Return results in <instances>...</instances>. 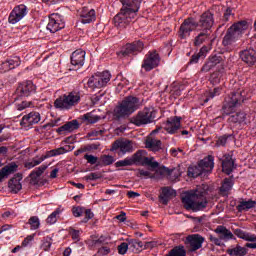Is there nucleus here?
<instances>
[{"mask_svg": "<svg viewBox=\"0 0 256 256\" xmlns=\"http://www.w3.org/2000/svg\"><path fill=\"white\" fill-rule=\"evenodd\" d=\"M28 223L30 224L31 231H37L39 227H41V220H39L38 216H32L28 220Z\"/></svg>", "mask_w": 256, "mask_h": 256, "instance_id": "43", "label": "nucleus"}, {"mask_svg": "<svg viewBox=\"0 0 256 256\" xmlns=\"http://www.w3.org/2000/svg\"><path fill=\"white\" fill-rule=\"evenodd\" d=\"M27 15V6L21 4L13 8L8 16L10 25H17Z\"/></svg>", "mask_w": 256, "mask_h": 256, "instance_id": "10", "label": "nucleus"}, {"mask_svg": "<svg viewBox=\"0 0 256 256\" xmlns=\"http://www.w3.org/2000/svg\"><path fill=\"white\" fill-rule=\"evenodd\" d=\"M72 213H73L74 217H81V215H84V213H85V208H83V207H74L72 209Z\"/></svg>", "mask_w": 256, "mask_h": 256, "instance_id": "57", "label": "nucleus"}, {"mask_svg": "<svg viewBox=\"0 0 256 256\" xmlns=\"http://www.w3.org/2000/svg\"><path fill=\"white\" fill-rule=\"evenodd\" d=\"M111 81V73L109 71L98 72L87 80V86L90 89H101Z\"/></svg>", "mask_w": 256, "mask_h": 256, "instance_id": "6", "label": "nucleus"}, {"mask_svg": "<svg viewBox=\"0 0 256 256\" xmlns=\"http://www.w3.org/2000/svg\"><path fill=\"white\" fill-rule=\"evenodd\" d=\"M143 0H121L123 7L120 12L114 17L115 27L125 29L133 19L137 17V11L141 7Z\"/></svg>", "mask_w": 256, "mask_h": 256, "instance_id": "1", "label": "nucleus"}, {"mask_svg": "<svg viewBox=\"0 0 256 256\" xmlns=\"http://www.w3.org/2000/svg\"><path fill=\"white\" fill-rule=\"evenodd\" d=\"M132 165H149L152 169L159 167V162H153V160L147 157V152L144 150L137 151L131 158Z\"/></svg>", "mask_w": 256, "mask_h": 256, "instance_id": "8", "label": "nucleus"}, {"mask_svg": "<svg viewBox=\"0 0 256 256\" xmlns=\"http://www.w3.org/2000/svg\"><path fill=\"white\" fill-rule=\"evenodd\" d=\"M154 120L155 112L149 108H145L131 118V123L137 127H141V125H149V123H153Z\"/></svg>", "mask_w": 256, "mask_h": 256, "instance_id": "7", "label": "nucleus"}, {"mask_svg": "<svg viewBox=\"0 0 256 256\" xmlns=\"http://www.w3.org/2000/svg\"><path fill=\"white\" fill-rule=\"evenodd\" d=\"M79 103H81V92L74 90L57 98L54 101V107L61 111H69Z\"/></svg>", "mask_w": 256, "mask_h": 256, "instance_id": "4", "label": "nucleus"}, {"mask_svg": "<svg viewBox=\"0 0 256 256\" xmlns=\"http://www.w3.org/2000/svg\"><path fill=\"white\" fill-rule=\"evenodd\" d=\"M131 165H133V160L129 157L115 163V167H131Z\"/></svg>", "mask_w": 256, "mask_h": 256, "instance_id": "50", "label": "nucleus"}, {"mask_svg": "<svg viewBox=\"0 0 256 256\" xmlns=\"http://www.w3.org/2000/svg\"><path fill=\"white\" fill-rule=\"evenodd\" d=\"M71 63L72 65H74V67H77L78 69H80V67H83V65H85V51H74L71 56Z\"/></svg>", "mask_w": 256, "mask_h": 256, "instance_id": "27", "label": "nucleus"}, {"mask_svg": "<svg viewBox=\"0 0 256 256\" xmlns=\"http://www.w3.org/2000/svg\"><path fill=\"white\" fill-rule=\"evenodd\" d=\"M110 151H118L121 155L133 152V141L126 139L116 140L110 149Z\"/></svg>", "mask_w": 256, "mask_h": 256, "instance_id": "11", "label": "nucleus"}, {"mask_svg": "<svg viewBox=\"0 0 256 256\" xmlns=\"http://www.w3.org/2000/svg\"><path fill=\"white\" fill-rule=\"evenodd\" d=\"M168 176H170L171 181H177L181 177V172L179 168L170 169Z\"/></svg>", "mask_w": 256, "mask_h": 256, "instance_id": "52", "label": "nucleus"}, {"mask_svg": "<svg viewBox=\"0 0 256 256\" xmlns=\"http://www.w3.org/2000/svg\"><path fill=\"white\" fill-rule=\"evenodd\" d=\"M76 129H79V121L72 120L70 122H67L63 126L59 127L57 129L58 133H63V131H67L68 133H71L75 131Z\"/></svg>", "mask_w": 256, "mask_h": 256, "instance_id": "34", "label": "nucleus"}, {"mask_svg": "<svg viewBox=\"0 0 256 256\" xmlns=\"http://www.w3.org/2000/svg\"><path fill=\"white\" fill-rule=\"evenodd\" d=\"M255 204L256 202L253 200L242 201L237 206V210L239 211V213H243V211H249V209H253V207H255Z\"/></svg>", "mask_w": 256, "mask_h": 256, "instance_id": "38", "label": "nucleus"}, {"mask_svg": "<svg viewBox=\"0 0 256 256\" xmlns=\"http://www.w3.org/2000/svg\"><path fill=\"white\" fill-rule=\"evenodd\" d=\"M51 245H53V239L46 236L42 240L41 249H43V251H51Z\"/></svg>", "mask_w": 256, "mask_h": 256, "instance_id": "48", "label": "nucleus"}, {"mask_svg": "<svg viewBox=\"0 0 256 256\" xmlns=\"http://www.w3.org/2000/svg\"><path fill=\"white\" fill-rule=\"evenodd\" d=\"M226 253L230 256H245L247 255V248L237 244L227 249Z\"/></svg>", "mask_w": 256, "mask_h": 256, "instance_id": "33", "label": "nucleus"}, {"mask_svg": "<svg viewBox=\"0 0 256 256\" xmlns=\"http://www.w3.org/2000/svg\"><path fill=\"white\" fill-rule=\"evenodd\" d=\"M160 62L161 58L156 51L149 52L142 63V69L152 71V69H155V67H159Z\"/></svg>", "mask_w": 256, "mask_h": 256, "instance_id": "13", "label": "nucleus"}, {"mask_svg": "<svg viewBox=\"0 0 256 256\" xmlns=\"http://www.w3.org/2000/svg\"><path fill=\"white\" fill-rule=\"evenodd\" d=\"M203 243H205V238L199 234H192L186 238V245L189 251H198L203 247Z\"/></svg>", "mask_w": 256, "mask_h": 256, "instance_id": "16", "label": "nucleus"}, {"mask_svg": "<svg viewBox=\"0 0 256 256\" xmlns=\"http://www.w3.org/2000/svg\"><path fill=\"white\" fill-rule=\"evenodd\" d=\"M163 129H165L170 135L177 133L181 129V117H171L164 124Z\"/></svg>", "mask_w": 256, "mask_h": 256, "instance_id": "20", "label": "nucleus"}, {"mask_svg": "<svg viewBox=\"0 0 256 256\" xmlns=\"http://www.w3.org/2000/svg\"><path fill=\"white\" fill-rule=\"evenodd\" d=\"M63 213V210L61 208H56L55 211H53L47 218L46 223L47 225H55L57 223V220L59 219V216Z\"/></svg>", "mask_w": 256, "mask_h": 256, "instance_id": "36", "label": "nucleus"}, {"mask_svg": "<svg viewBox=\"0 0 256 256\" xmlns=\"http://www.w3.org/2000/svg\"><path fill=\"white\" fill-rule=\"evenodd\" d=\"M138 177H145L146 179L147 178H151L153 177V175L151 174V172L147 171V170H143V169H139L138 170Z\"/></svg>", "mask_w": 256, "mask_h": 256, "instance_id": "62", "label": "nucleus"}, {"mask_svg": "<svg viewBox=\"0 0 256 256\" xmlns=\"http://www.w3.org/2000/svg\"><path fill=\"white\" fill-rule=\"evenodd\" d=\"M47 167H48L47 165H41L40 167L33 170L30 173L31 181H37V179H39V177H41L43 173H45V171L47 170Z\"/></svg>", "mask_w": 256, "mask_h": 256, "instance_id": "37", "label": "nucleus"}, {"mask_svg": "<svg viewBox=\"0 0 256 256\" xmlns=\"http://www.w3.org/2000/svg\"><path fill=\"white\" fill-rule=\"evenodd\" d=\"M6 61L10 69H15V67H19L21 65V58H19V56H14Z\"/></svg>", "mask_w": 256, "mask_h": 256, "instance_id": "49", "label": "nucleus"}, {"mask_svg": "<svg viewBox=\"0 0 256 256\" xmlns=\"http://www.w3.org/2000/svg\"><path fill=\"white\" fill-rule=\"evenodd\" d=\"M228 121L230 123H243L245 121V113L244 112H237L235 114H232Z\"/></svg>", "mask_w": 256, "mask_h": 256, "instance_id": "40", "label": "nucleus"}, {"mask_svg": "<svg viewBox=\"0 0 256 256\" xmlns=\"http://www.w3.org/2000/svg\"><path fill=\"white\" fill-rule=\"evenodd\" d=\"M33 105L31 101H22L21 103L15 104L17 111H24V109H29Z\"/></svg>", "mask_w": 256, "mask_h": 256, "instance_id": "51", "label": "nucleus"}, {"mask_svg": "<svg viewBox=\"0 0 256 256\" xmlns=\"http://www.w3.org/2000/svg\"><path fill=\"white\" fill-rule=\"evenodd\" d=\"M233 188V180L226 178L224 179L222 186L220 187L221 193H227Z\"/></svg>", "mask_w": 256, "mask_h": 256, "instance_id": "46", "label": "nucleus"}, {"mask_svg": "<svg viewBox=\"0 0 256 256\" xmlns=\"http://www.w3.org/2000/svg\"><path fill=\"white\" fill-rule=\"evenodd\" d=\"M37 88L32 81H25L18 85L16 89L17 97H31V95L35 94Z\"/></svg>", "mask_w": 256, "mask_h": 256, "instance_id": "14", "label": "nucleus"}, {"mask_svg": "<svg viewBox=\"0 0 256 256\" xmlns=\"http://www.w3.org/2000/svg\"><path fill=\"white\" fill-rule=\"evenodd\" d=\"M198 27L199 24L197 23V21H195V19H185L178 31L179 39H187L191 35V32L195 31V29H197Z\"/></svg>", "mask_w": 256, "mask_h": 256, "instance_id": "9", "label": "nucleus"}, {"mask_svg": "<svg viewBox=\"0 0 256 256\" xmlns=\"http://www.w3.org/2000/svg\"><path fill=\"white\" fill-rule=\"evenodd\" d=\"M19 169V165L15 162H11L0 169V183H3V179H7L9 175H13Z\"/></svg>", "mask_w": 256, "mask_h": 256, "instance_id": "26", "label": "nucleus"}, {"mask_svg": "<svg viewBox=\"0 0 256 256\" xmlns=\"http://www.w3.org/2000/svg\"><path fill=\"white\" fill-rule=\"evenodd\" d=\"M234 235H236V237H239V239H243L244 241H250L252 243H255V241H256L255 234L244 232L241 229H236L234 231Z\"/></svg>", "mask_w": 256, "mask_h": 256, "instance_id": "35", "label": "nucleus"}, {"mask_svg": "<svg viewBox=\"0 0 256 256\" xmlns=\"http://www.w3.org/2000/svg\"><path fill=\"white\" fill-rule=\"evenodd\" d=\"M145 49L143 42L135 41L131 44H126L124 50L121 51L123 57H127V55H131L133 53H141V51Z\"/></svg>", "mask_w": 256, "mask_h": 256, "instance_id": "21", "label": "nucleus"}, {"mask_svg": "<svg viewBox=\"0 0 256 256\" xmlns=\"http://www.w3.org/2000/svg\"><path fill=\"white\" fill-rule=\"evenodd\" d=\"M129 242V250L132 251V253H139L141 249H152V247H155V242H146L143 244L139 240H130Z\"/></svg>", "mask_w": 256, "mask_h": 256, "instance_id": "23", "label": "nucleus"}, {"mask_svg": "<svg viewBox=\"0 0 256 256\" xmlns=\"http://www.w3.org/2000/svg\"><path fill=\"white\" fill-rule=\"evenodd\" d=\"M231 135L220 136L216 142L217 147H225L227 145L228 139H231Z\"/></svg>", "mask_w": 256, "mask_h": 256, "instance_id": "53", "label": "nucleus"}, {"mask_svg": "<svg viewBox=\"0 0 256 256\" xmlns=\"http://www.w3.org/2000/svg\"><path fill=\"white\" fill-rule=\"evenodd\" d=\"M234 166L235 162L233 161L231 155H224L222 160V171L226 173V175H231Z\"/></svg>", "mask_w": 256, "mask_h": 256, "instance_id": "32", "label": "nucleus"}, {"mask_svg": "<svg viewBox=\"0 0 256 256\" xmlns=\"http://www.w3.org/2000/svg\"><path fill=\"white\" fill-rule=\"evenodd\" d=\"M239 39L241 38L234 34L230 29H228L226 35L223 38L222 45L228 48L235 47V43H237Z\"/></svg>", "mask_w": 256, "mask_h": 256, "instance_id": "30", "label": "nucleus"}, {"mask_svg": "<svg viewBox=\"0 0 256 256\" xmlns=\"http://www.w3.org/2000/svg\"><path fill=\"white\" fill-rule=\"evenodd\" d=\"M169 171H170L169 168L162 166L156 170V173H157V175H162V176L168 175L169 176V173H170Z\"/></svg>", "mask_w": 256, "mask_h": 256, "instance_id": "59", "label": "nucleus"}, {"mask_svg": "<svg viewBox=\"0 0 256 256\" xmlns=\"http://www.w3.org/2000/svg\"><path fill=\"white\" fill-rule=\"evenodd\" d=\"M45 161V157L41 156L40 158H33L31 161H28L24 164L26 169H33V167H37V165H41V162Z\"/></svg>", "mask_w": 256, "mask_h": 256, "instance_id": "42", "label": "nucleus"}, {"mask_svg": "<svg viewBox=\"0 0 256 256\" xmlns=\"http://www.w3.org/2000/svg\"><path fill=\"white\" fill-rule=\"evenodd\" d=\"M160 129L162 128L158 127L155 130H153L145 141L146 149H150V151H153L154 153L157 151H161V140L153 137V135H155V133H157Z\"/></svg>", "mask_w": 256, "mask_h": 256, "instance_id": "19", "label": "nucleus"}, {"mask_svg": "<svg viewBox=\"0 0 256 256\" xmlns=\"http://www.w3.org/2000/svg\"><path fill=\"white\" fill-rule=\"evenodd\" d=\"M39 121H41V114L39 112H30L28 115L23 116L20 125L24 129H30L33 125H37Z\"/></svg>", "mask_w": 256, "mask_h": 256, "instance_id": "17", "label": "nucleus"}, {"mask_svg": "<svg viewBox=\"0 0 256 256\" xmlns=\"http://www.w3.org/2000/svg\"><path fill=\"white\" fill-rule=\"evenodd\" d=\"M113 163H115V158H113V156L102 155L100 157V162L98 163V165L108 166V165H113Z\"/></svg>", "mask_w": 256, "mask_h": 256, "instance_id": "47", "label": "nucleus"}, {"mask_svg": "<svg viewBox=\"0 0 256 256\" xmlns=\"http://www.w3.org/2000/svg\"><path fill=\"white\" fill-rule=\"evenodd\" d=\"M22 180H23V175L20 173L14 175V177L9 180L8 188L12 193H19V191L23 189V185L21 184Z\"/></svg>", "mask_w": 256, "mask_h": 256, "instance_id": "25", "label": "nucleus"}, {"mask_svg": "<svg viewBox=\"0 0 256 256\" xmlns=\"http://www.w3.org/2000/svg\"><path fill=\"white\" fill-rule=\"evenodd\" d=\"M84 215H85V218L82 220V223H87L89 219H93L94 217L93 212H91L90 209H84Z\"/></svg>", "mask_w": 256, "mask_h": 256, "instance_id": "58", "label": "nucleus"}, {"mask_svg": "<svg viewBox=\"0 0 256 256\" xmlns=\"http://www.w3.org/2000/svg\"><path fill=\"white\" fill-rule=\"evenodd\" d=\"M215 158L211 155L202 159L198 167L188 168V177H199V175H203V173H211L213 171V167H215Z\"/></svg>", "mask_w": 256, "mask_h": 256, "instance_id": "5", "label": "nucleus"}, {"mask_svg": "<svg viewBox=\"0 0 256 256\" xmlns=\"http://www.w3.org/2000/svg\"><path fill=\"white\" fill-rule=\"evenodd\" d=\"M84 159L90 165H97V161H99V158H97V156H94V155H91V154L84 155Z\"/></svg>", "mask_w": 256, "mask_h": 256, "instance_id": "54", "label": "nucleus"}, {"mask_svg": "<svg viewBox=\"0 0 256 256\" xmlns=\"http://www.w3.org/2000/svg\"><path fill=\"white\" fill-rule=\"evenodd\" d=\"M215 23V19L213 18V13L211 12H204L200 16L199 22H197L199 29L202 31H209L211 27H213Z\"/></svg>", "mask_w": 256, "mask_h": 256, "instance_id": "18", "label": "nucleus"}, {"mask_svg": "<svg viewBox=\"0 0 256 256\" xmlns=\"http://www.w3.org/2000/svg\"><path fill=\"white\" fill-rule=\"evenodd\" d=\"M234 35L239 37H243V33L249 29V22L247 20H242L234 23L230 28H228Z\"/></svg>", "mask_w": 256, "mask_h": 256, "instance_id": "22", "label": "nucleus"}, {"mask_svg": "<svg viewBox=\"0 0 256 256\" xmlns=\"http://www.w3.org/2000/svg\"><path fill=\"white\" fill-rule=\"evenodd\" d=\"M64 28L65 22H63L59 14H51L49 16V22L46 29L50 31V33H57V31H61V29Z\"/></svg>", "mask_w": 256, "mask_h": 256, "instance_id": "15", "label": "nucleus"}, {"mask_svg": "<svg viewBox=\"0 0 256 256\" xmlns=\"http://www.w3.org/2000/svg\"><path fill=\"white\" fill-rule=\"evenodd\" d=\"M238 103H241V93L233 92L231 97L225 100V104L223 105L222 111L224 115H231Z\"/></svg>", "mask_w": 256, "mask_h": 256, "instance_id": "12", "label": "nucleus"}, {"mask_svg": "<svg viewBox=\"0 0 256 256\" xmlns=\"http://www.w3.org/2000/svg\"><path fill=\"white\" fill-rule=\"evenodd\" d=\"M97 19L94 9L83 8L80 13V21L83 24L93 23Z\"/></svg>", "mask_w": 256, "mask_h": 256, "instance_id": "28", "label": "nucleus"}, {"mask_svg": "<svg viewBox=\"0 0 256 256\" xmlns=\"http://www.w3.org/2000/svg\"><path fill=\"white\" fill-rule=\"evenodd\" d=\"M129 249V242L128 243H121V245L118 246V253L120 255H125L127 253V250Z\"/></svg>", "mask_w": 256, "mask_h": 256, "instance_id": "56", "label": "nucleus"}, {"mask_svg": "<svg viewBox=\"0 0 256 256\" xmlns=\"http://www.w3.org/2000/svg\"><path fill=\"white\" fill-rule=\"evenodd\" d=\"M57 155H65V148L60 147L57 149L50 150L43 157H45V159H49V157H57Z\"/></svg>", "mask_w": 256, "mask_h": 256, "instance_id": "45", "label": "nucleus"}, {"mask_svg": "<svg viewBox=\"0 0 256 256\" xmlns=\"http://www.w3.org/2000/svg\"><path fill=\"white\" fill-rule=\"evenodd\" d=\"M231 17H233V9L227 8L224 12V20L229 21V19H231Z\"/></svg>", "mask_w": 256, "mask_h": 256, "instance_id": "64", "label": "nucleus"}, {"mask_svg": "<svg viewBox=\"0 0 256 256\" xmlns=\"http://www.w3.org/2000/svg\"><path fill=\"white\" fill-rule=\"evenodd\" d=\"M35 239V234L28 235L23 241H22V247H29L31 243H33Z\"/></svg>", "mask_w": 256, "mask_h": 256, "instance_id": "55", "label": "nucleus"}, {"mask_svg": "<svg viewBox=\"0 0 256 256\" xmlns=\"http://www.w3.org/2000/svg\"><path fill=\"white\" fill-rule=\"evenodd\" d=\"M207 191L200 190L199 188L195 192L187 194L182 198V203L187 211H203L207 207Z\"/></svg>", "mask_w": 256, "mask_h": 256, "instance_id": "2", "label": "nucleus"}, {"mask_svg": "<svg viewBox=\"0 0 256 256\" xmlns=\"http://www.w3.org/2000/svg\"><path fill=\"white\" fill-rule=\"evenodd\" d=\"M185 255H187V252L185 251V248L183 246H176L167 254V256H185Z\"/></svg>", "mask_w": 256, "mask_h": 256, "instance_id": "44", "label": "nucleus"}, {"mask_svg": "<svg viewBox=\"0 0 256 256\" xmlns=\"http://www.w3.org/2000/svg\"><path fill=\"white\" fill-rule=\"evenodd\" d=\"M209 39V33L204 30V32L199 33L195 39H194V45L195 47H200V45H203L207 40Z\"/></svg>", "mask_w": 256, "mask_h": 256, "instance_id": "39", "label": "nucleus"}, {"mask_svg": "<svg viewBox=\"0 0 256 256\" xmlns=\"http://www.w3.org/2000/svg\"><path fill=\"white\" fill-rule=\"evenodd\" d=\"M70 235H71L73 241H75L77 243V241H79V239H80L79 237L81 235V232H79V230H72L70 232Z\"/></svg>", "mask_w": 256, "mask_h": 256, "instance_id": "63", "label": "nucleus"}, {"mask_svg": "<svg viewBox=\"0 0 256 256\" xmlns=\"http://www.w3.org/2000/svg\"><path fill=\"white\" fill-rule=\"evenodd\" d=\"M214 232L218 234V237H220L222 241H231V239L235 238L233 232H231L229 229H227V227L223 225L217 226Z\"/></svg>", "mask_w": 256, "mask_h": 256, "instance_id": "31", "label": "nucleus"}, {"mask_svg": "<svg viewBox=\"0 0 256 256\" xmlns=\"http://www.w3.org/2000/svg\"><path fill=\"white\" fill-rule=\"evenodd\" d=\"M141 107V101L135 96L125 97L114 109V116L116 119H125L133 115L137 109Z\"/></svg>", "mask_w": 256, "mask_h": 256, "instance_id": "3", "label": "nucleus"}, {"mask_svg": "<svg viewBox=\"0 0 256 256\" xmlns=\"http://www.w3.org/2000/svg\"><path fill=\"white\" fill-rule=\"evenodd\" d=\"M221 61H223L221 56H210L201 68L202 73H209V71H211V69H215V67H217Z\"/></svg>", "mask_w": 256, "mask_h": 256, "instance_id": "24", "label": "nucleus"}, {"mask_svg": "<svg viewBox=\"0 0 256 256\" xmlns=\"http://www.w3.org/2000/svg\"><path fill=\"white\" fill-rule=\"evenodd\" d=\"M7 71H11V68L9 67V63L6 60L0 64V73H7Z\"/></svg>", "mask_w": 256, "mask_h": 256, "instance_id": "60", "label": "nucleus"}, {"mask_svg": "<svg viewBox=\"0 0 256 256\" xmlns=\"http://www.w3.org/2000/svg\"><path fill=\"white\" fill-rule=\"evenodd\" d=\"M240 59L247 65H255L256 63V51L253 49L244 50L240 53Z\"/></svg>", "mask_w": 256, "mask_h": 256, "instance_id": "29", "label": "nucleus"}, {"mask_svg": "<svg viewBox=\"0 0 256 256\" xmlns=\"http://www.w3.org/2000/svg\"><path fill=\"white\" fill-rule=\"evenodd\" d=\"M82 119L84 121H87V123H97V121H99V119H101V117L97 116V114H95V111L86 113L82 116Z\"/></svg>", "mask_w": 256, "mask_h": 256, "instance_id": "41", "label": "nucleus"}, {"mask_svg": "<svg viewBox=\"0 0 256 256\" xmlns=\"http://www.w3.org/2000/svg\"><path fill=\"white\" fill-rule=\"evenodd\" d=\"M101 175L98 173H90L89 175L85 176L86 181H97V179H100Z\"/></svg>", "mask_w": 256, "mask_h": 256, "instance_id": "61", "label": "nucleus"}]
</instances>
